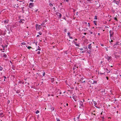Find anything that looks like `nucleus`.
Returning a JSON list of instances; mask_svg holds the SVG:
<instances>
[{
  "instance_id": "obj_1",
  "label": "nucleus",
  "mask_w": 121,
  "mask_h": 121,
  "mask_svg": "<svg viewBox=\"0 0 121 121\" xmlns=\"http://www.w3.org/2000/svg\"><path fill=\"white\" fill-rule=\"evenodd\" d=\"M105 58L106 59H107V60L109 62H110L112 60V58L111 56L109 57L108 56H105Z\"/></svg>"
},
{
  "instance_id": "obj_2",
  "label": "nucleus",
  "mask_w": 121,
  "mask_h": 121,
  "mask_svg": "<svg viewBox=\"0 0 121 121\" xmlns=\"http://www.w3.org/2000/svg\"><path fill=\"white\" fill-rule=\"evenodd\" d=\"M78 102H79L80 104L79 108H83V102H82V101H81V100H79L78 101Z\"/></svg>"
},
{
  "instance_id": "obj_3",
  "label": "nucleus",
  "mask_w": 121,
  "mask_h": 121,
  "mask_svg": "<svg viewBox=\"0 0 121 121\" xmlns=\"http://www.w3.org/2000/svg\"><path fill=\"white\" fill-rule=\"evenodd\" d=\"M56 14L59 17H58L59 18H61L62 15L59 12H57L56 13Z\"/></svg>"
},
{
  "instance_id": "obj_4",
  "label": "nucleus",
  "mask_w": 121,
  "mask_h": 121,
  "mask_svg": "<svg viewBox=\"0 0 121 121\" xmlns=\"http://www.w3.org/2000/svg\"><path fill=\"white\" fill-rule=\"evenodd\" d=\"M1 56L2 57H4L5 58H7V55L4 53L1 54Z\"/></svg>"
},
{
  "instance_id": "obj_5",
  "label": "nucleus",
  "mask_w": 121,
  "mask_h": 121,
  "mask_svg": "<svg viewBox=\"0 0 121 121\" xmlns=\"http://www.w3.org/2000/svg\"><path fill=\"white\" fill-rule=\"evenodd\" d=\"M35 26L36 27V29L37 30V29H41V27L40 26V25L39 26L38 25V24H36Z\"/></svg>"
},
{
  "instance_id": "obj_6",
  "label": "nucleus",
  "mask_w": 121,
  "mask_h": 121,
  "mask_svg": "<svg viewBox=\"0 0 121 121\" xmlns=\"http://www.w3.org/2000/svg\"><path fill=\"white\" fill-rule=\"evenodd\" d=\"M113 2L114 3H116L118 5L119 4V2L118 0H114Z\"/></svg>"
},
{
  "instance_id": "obj_7",
  "label": "nucleus",
  "mask_w": 121,
  "mask_h": 121,
  "mask_svg": "<svg viewBox=\"0 0 121 121\" xmlns=\"http://www.w3.org/2000/svg\"><path fill=\"white\" fill-rule=\"evenodd\" d=\"M72 98H73L74 100L75 101H77V97L75 95H74L73 96Z\"/></svg>"
},
{
  "instance_id": "obj_8",
  "label": "nucleus",
  "mask_w": 121,
  "mask_h": 121,
  "mask_svg": "<svg viewBox=\"0 0 121 121\" xmlns=\"http://www.w3.org/2000/svg\"><path fill=\"white\" fill-rule=\"evenodd\" d=\"M34 4L32 3H30L29 4V8H31V7L34 6Z\"/></svg>"
},
{
  "instance_id": "obj_9",
  "label": "nucleus",
  "mask_w": 121,
  "mask_h": 121,
  "mask_svg": "<svg viewBox=\"0 0 121 121\" xmlns=\"http://www.w3.org/2000/svg\"><path fill=\"white\" fill-rule=\"evenodd\" d=\"M110 36V37H111L112 35L114 34V32L112 30H110L109 31Z\"/></svg>"
},
{
  "instance_id": "obj_10",
  "label": "nucleus",
  "mask_w": 121,
  "mask_h": 121,
  "mask_svg": "<svg viewBox=\"0 0 121 121\" xmlns=\"http://www.w3.org/2000/svg\"><path fill=\"white\" fill-rule=\"evenodd\" d=\"M4 115L3 112H2L1 111L0 112V117H3Z\"/></svg>"
},
{
  "instance_id": "obj_11",
  "label": "nucleus",
  "mask_w": 121,
  "mask_h": 121,
  "mask_svg": "<svg viewBox=\"0 0 121 121\" xmlns=\"http://www.w3.org/2000/svg\"><path fill=\"white\" fill-rule=\"evenodd\" d=\"M9 21L8 19H6L4 21H3L4 22V23H5V24H7L8 23V22H9Z\"/></svg>"
},
{
  "instance_id": "obj_12",
  "label": "nucleus",
  "mask_w": 121,
  "mask_h": 121,
  "mask_svg": "<svg viewBox=\"0 0 121 121\" xmlns=\"http://www.w3.org/2000/svg\"><path fill=\"white\" fill-rule=\"evenodd\" d=\"M24 22H25V20L24 19H20V21H19V22L20 23H24Z\"/></svg>"
},
{
  "instance_id": "obj_13",
  "label": "nucleus",
  "mask_w": 121,
  "mask_h": 121,
  "mask_svg": "<svg viewBox=\"0 0 121 121\" xmlns=\"http://www.w3.org/2000/svg\"><path fill=\"white\" fill-rule=\"evenodd\" d=\"M93 103H94V106L95 107H96L97 108H99L97 107L96 106V105H97V103H96V102L95 101H93Z\"/></svg>"
},
{
  "instance_id": "obj_14",
  "label": "nucleus",
  "mask_w": 121,
  "mask_h": 121,
  "mask_svg": "<svg viewBox=\"0 0 121 121\" xmlns=\"http://www.w3.org/2000/svg\"><path fill=\"white\" fill-rule=\"evenodd\" d=\"M91 44H89L88 45V48L89 49L91 50Z\"/></svg>"
},
{
  "instance_id": "obj_15",
  "label": "nucleus",
  "mask_w": 121,
  "mask_h": 121,
  "mask_svg": "<svg viewBox=\"0 0 121 121\" xmlns=\"http://www.w3.org/2000/svg\"><path fill=\"white\" fill-rule=\"evenodd\" d=\"M80 82L81 83H84L85 82V81L83 80L82 78L80 79Z\"/></svg>"
},
{
  "instance_id": "obj_16",
  "label": "nucleus",
  "mask_w": 121,
  "mask_h": 121,
  "mask_svg": "<svg viewBox=\"0 0 121 121\" xmlns=\"http://www.w3.org/2000/svg\"><path fill=\"white\" fill-rule=\"evenodd\" d=\"M118 43H120V42H119L117 41L116 43H115L113 45V47L114 48H115L116 47L115 46L117 45Z\"/></svg>"
},
{
  "instance_id": "obj_17",
  "label": "nucleus",
  "mask_w": 121,
  "mask_h": 121,
  "mask_svg": "<svg viewBox=\"0 0 121 121\" xmlns=\"http://www.w3.org/2000/svg\"><path fill=\"white\" fill-rule=\"evenodd\" d=\"M78 68V67H76V66H75V65H74V66L73 67V70H75V69H76V68Z\"/></svg>"
},
{
  "instance_id": "obj_18",
  "label": "nucleus",
  "mask_w": 121,
  "mask_h": 121,
  "mask_svg": "<svg viewBox=\"0 0 121 121\" xmlns=\"http://www.w3.org/2000/svg\"><path fill=\"white\" fill-rule=\"evenodd\" d=\"M38 48L35 50V51H36V52L38 50L40 51L41 50V48L39 46H38Z\"/></svg>"
},
{
  "instance_id": "obj_19",
  "label": "nucleus",
  "mask_w": 121,
  "mask_h": 121,
  "mask_svg": "<svg viewBox=\"0 0 121 121\" xmlns=\"http://www.w3.org/2000/svg\"><path fill=\"white\" fill-rule=\"evenodd\" d=\"M106 70H107V73H110V70H109L108 69H107V68H106Z\"/></svg>"
},
{
  "instance_id": "obj_20",
  "label": "nucleus",
  "mask_w": 121,
  "mask_h": 121,
  "mask_svg": "<svg viewBox=\"0 0 121 121\" xmlns=\"http://www.w3.org/2000/svg\"><path fill=\"white\" fill-rule=\"evenodd\" d=\"M91 51L90 50H89V51H87L86 52V53H88L89 54H90L91 53Z\"/></svg>"
},
{
  "instance_id": "obj_21",
  "label": "nucleus",
  "mask_w": 121,
  "mask_h": 121,
  "mask_svg": "<svg viewBox=\"0 0 121 121\" xmlns=\"http://www.w3.org/2000/svg\"><path fill=\"white\" fill-rule=\"evenodd\" d=\"M49 5L51 7H52L53 6V4H52L51 3H49Z\"/></svg>"
},
{
  "instance_id": "obj_22",
  "label": "nucleus",
  "mask_w": 121,
  "mask_h": 121,
  "mask_svg": "<svg viewBox=\"0 0 121 121\" xmlns=\"http://www.w3.org/2000/svg\"><path fill=\"white\" fill-rule=\"evenodd\" d=\"M26 46L27 47V48L28 49H30V48H31V47L30 46H29L27 47V46Z\"/></svg>"
},
{
  "instance_id": "obj_23",
  "label": "nucleus",
  "mask_w": 121,
  "mask_h": 121,
  "mask_svg": "<svg viewBox=\"0 0 121 121\" xmlns=\"http://www.w3.org/2000/svg\"><path fill=\"white\" fill-rule=\"evenodd\" d=\"M93 22H94V24L95 25H96V22H97L96 21H94Z\"/></svg>"
},
{
  "instance_id": "obj_24",
  "label": "nucleus",
  "mask_w": 121,
  "mask_h": 121,
  "mask_svg": "<svg viewBox=\"0 0 121 121\" xmlns=\"http://www.w3.org/2000/svg\"><path fill=\"white\" fill-rule=\"evenodd\" d=\"M20 92V91L19 90H18L16 91V93H19Z\"/></svg>"
},
{
  "instance_id": "obj_25",
  "label": "nucleus",
  "mask_w": 121,
  "mask_h": 121,
  "mask_svg": "<svg viewBox=\"0 0 121 121\" xmlns=\"http://www.w3.org/2000/svg\"><path fill=\"white\" fill-rule=\"evenodd\" d=\"M39 111L38 110H37L35 112V113L36 114H37L38 113H39Z\"/></svg>"
},
{
  "instance_id": "obj_26",
  "label": "nucleus",
  "mask_w": 121,
  "mask_h": 121,
  "mask_svg": "<svg viewBox=\"0 0 121 121\" xmlns=\"http://www.w3.org/2000/svg\"><path fill=\"white\" fill-rule=\"evenodd\" d=\"M45 23V22L44 21H43L42 23V24H41V25L42 26L43 25V24H44Z\"/></svg>"
},
{
  "instance_id": "obj_27",
  "label": "nucleus",
  "mask_w": 121,
  "mask_h": 121,
  "mask_svg": "<svg viewBox=\"0 0 121 121\" xmlns=\"http://www.w3.org/2000/svg\"><path fill=\"white\" fill-rule=\"evenodd\" d=\"M21 44L23 45H26V43L25 42H24L22 43Z\"/></svg>"
},
{
  "instance_id": "obj_28",
  "label": "nucleus",
  "mask_w": 121,
  "mask_h": 121,
  "mask_svg": "<svg viewBox=\"0 0 121 121\" xmlns=\"http://www.w3.org/2000/svg\"><path fill=\"white\" fill-rule=\"evenodd\" d=\"M3 69V68L2 67H1V66L0 65V71L2 70Z\"/></svg>"
},
{
  "instance_id": "obj_29",
  "label": "nucleus",
  "mask_w": 121,
  "mask_h": 121,
  "mask_svg": "<svg viewBox=\"0 0 121 121\" xmlns=\"http://www.w3.org/2000/svg\"><path fill=\"white\" fill-rule=\"evenodd\" d=\"M67 30V29L65 28L64 29V31L65 32H66Z\"/></svg>"
},
{
  "instance_id": "obj_30",
  "label": "nucleus",
  "mask_w": 121,
  "mask_h": 121,
  "mask_svg": "<svg viewBox=\"0 0 121 121\" xmlns=\"http://www.w3.org/2000/svg\"><path fill=\"white\" fill-rule=\"evenodd\" d=\"M15 6H16V7L17 8H18L19 6H18V4H15Z\"/></svg>"
},
{
  "instance_id": "obj_31",
  "label": "nucleus",
  "mask_w": 121,
  "mask_h": 121,
  "mask_svg": "<svg viewBox=\"0 0 121 121\" xmlns=\"http://www.w3.org/2000/svg\"><path fill=\"white\" fill-rule=\"evenodd\" d=\"M100 73V74L101 75H102L103 74H104L105 73L104 72V73Z\"/></svg>"
},
{
  "instance_id": "obj_32",
  "label": "nucleus",
  "mask_w": 121,
  "mask_h": 121,
  "mask_svg": "<svg viewBox=\"0 0 121 121\" xmlns=\"http://www.w3.org/2000/svg\"><path fill=\"white\" fill-rule=\"evenodd\" d=\"M67 34H68V35L69 36H69H70V32H68Z\"/></svg>"
},
{
  "instance_id": "obj_33",
  "label": "nucleus",
  "mask_w": 121,
  "mask_h": 121,
  "mask_svg": "<svg viewBox=\"0 0 121 121\" xmlns=\"http://www.w3.org/2000/svg\"><path fill=\"white\" fill-rule=\"evenodd\" d=\"M38 33L40 35L42 34V33L41 32H39Z\"/></svg>"
},
{
  "instance_id": "obj_34",
  "label": "nucleus",
  "mask_w": 121,
  "mask_h": 121,
  "mask_svg": "<svg viewBox=\"0 0 121 121\" xmlns=\"http://www.w3.org/2000/svg\"><path fill=\"white\" fill-rule=\"evenodd\" d=\"M94 19H97V16H95V17L94 18Z\"/></svg>"
},
{
  "instance_id": "obj_35",
  "label": "nucleus",
  "mask_w": 121,
  "mask_h": 121,
  "mask_svg": "<svg viewBox=\"0 0 121 121\" xmlns=\"http://www.w3.org/2000/svg\"><path fill=\"white\" fill-rule=\"evenodd\" d=\"M114 19L116 21H118L117 19V18L116 17H115L114 18Z\"/></svg>"
},
{
  "instance_id": "obj_36",
  "label": "nucleus",
  "mask_w": 121,
  "mask_h": 121,
  "mask_svg": "<svg viewBox=\"0 0 121 121\" xmlns=\"http://www.w3.org/2000/svg\"><path fill=\"white\" fill-rule=\"evenodd\" d=\"M40 53V52L39 51H38L37 52V54H39Z\"/></svg>"
},
{
  "instance_id": "obj_37",
  "label": "nucleus",
  "mask_w": 121,
  "mask_h": 121,
  "mask_svg": "<svg viewBox=\"0 0 121 121\" xmlns=\"http://www.w3.org/2000/svg\"><path fill=\"white\" fill-rule=\"evenodd\" d=\"M75 45L77 46H78V47L80 46L78 44H76Z\"/></svg>"
},
{
  "instance_id": "obj_38",
  "label": "nucleus",
  "mask_w": 121,
  "mask_h": 121,
  "mask_svg": "<svg viewBox=\"0 0 121 121\" xmlns=\"http://www.w3.org/2000/svg\"><path fill=\"white\" fill-rule=\"evenodd\" d=\"M56 91H60V90L59 89H56Z\"/></svg>"
},
{
  "instance_id": "obj_39",
  "label": "nucleus",
  "mask_w": 121,
  "mask_h": 121,
  "mask_svg": "<svg viewBox=\"0 0 121 121\" xmlns=\"http://www.w3.org/2000/svg\"><path fill=\"white\" fill-rule=\"evenodd\" d=\"M117 45H121V43H118Z\"/></svg>"
},
{
  "instance_id": "obj_40",
  "label": "nucleus",
  "mask_w": 121,
  "mask_h": 121,
  "mask_svg": "<svg viewBox=\"0 0 121 121\" xmlns=\"http://www.w3.org/2000/svg\"><path fill=\"white\" fill-rule=\"evenodd\" d=\"M87 25L89 27L90 26V24L89 23H88Z\"/></svg>"
},
{
  "instance_id": "obj_41",
  "label": "nucleus",
  "mask_w": 121,
  "mask_h": 121,
  "mask_svg": "<svg viewBox=\"0 0 121 121\" xmlns=\"http://www.w3.org/2000/svg\"><path fill=\"white\" fill-rule=\"evenodd\" d=\"M45 73L44 72L43 73V76H44L45 75Z\"/></svg>"
},
{
  "instance_id": "obj_42",
  "label": "nucleus",
  "mask_w": 121,
  "mask_h": 121,
  "mask_svg": "<svg viewBox=\"0 0 121 121\" xmlns=\"http://www.w3.org/2000/svg\"><path fill=\"white\" fill-rule=\"evenodd\" d=\"M79 49L81 51L82 50H83V49L82 48H80Z\"/></svg>"
},
{
  "instance_id": "obj_43",
  "label": "nucleus",
  "mask_w": 121,
  "mask_h": 121,
  "mask_svg": "<svg viewBox=\"0 0 121 121\" xmlns=\"http://www.w3.org/2000/svg\"><path fill=\"white\" fill-rule=\"evenodd\" d=\"M85 50H86V51H87V47H86V48H85Z\"/></svg>"
},
{
  "instance_id": "obj_44",
  "label": "nucleus",
  "mask_w": 121,
  "mask_h": 121,
  "mask_svg": "<svg viewBox=\"0 0 121 121\" xmlns=\"http://www.w3.org/2000/svg\"><path fill=\"white\" fill-rule=\"evenodd\" d=\"M31 87L32 88H33L34 89H35V86H32V87Z\"/></svg>"
},
{
  "instance_id": "obj_45",
  "label": "nucleus",
  "mask_w": 121,
  "mask_h": 121,
  "mask_svg": "<svg viewBox=\"0 0 121 121\" xmlns=\"http://www.w3.org/2000/svg\"><path fill=\"white\" fill-rule=\"evenodd\" d=\"M52 111H54V108L53 107H52Z\"/></svg>"
},
{
  "instance_id": "obj_46",
  "label": "nucleus",
  "mask_w": 121,
  "mask_h": 121,
  "mask_svg": "<svg viewBox=\"0 0 121 121\" xmlns=\"http://www.w3.org/2000/svg\"><path fill=\"white\" fill-rule=\"evenodd\" d=\"M69 37L70 39H73V37H71L70 36H69Z\"/></svg>"
},
{
  "instance_id": "obj_47",
  "label": "nucleus",
  "mask_w": 121,
  "mask_h": 121,
  "mask_svg": "<svg viewBox=\"0 0 121 121\" xmlns=\"http://www.w3.org/2000/svg\"><path fill=\"white\" fill-rule=\"evenodd\" d=\"M80 114L79 115V116H78V117H77V118L78 119H79V117H80Z\"/></svg>"
},
{
  "instance_id": "obj_48",
  "label": "nucleus",
  "mask_w": 121,
  "mask_h": 121,
  "mask_svg": "<svg viewBox=\"0 0 121 121\" xmlns=\"http://www.w3.org/2000/svg\"><path fill=\"white\" fill-rule=\"evenodd\" d=\"M85 52V51H83L82 52L83 53H84Z\"/></svg>"
},
{
  "instance_id": "obj_49",
  "label": "nucleus",
  "mask_w": 121,
  "mask_h": 121,
  "mask_svg": "<svg viewBox=\"0 0 121 121\" xmlns=\"http://www.w3.org/2000/svg\"><path fill=\"white\" fill-rule=\"evenodd\" d=\"M53 9H54V11H55V10L56 9V8H55V7H53Z\"/></svg>"
},
{
  "instance_id": "obj_50",
  "label": "nucleus",
  "mask_w": 121,
  "mask_h": 121,
  "mask_svg": "<svg viewBox=\"0 0 121 121\" xmlns=\"http://www.w3.org/2000/svg\"><path fill=\"white\" fill-rule=\"evenodd\" d=\"M101 46H103V47L104 46V44H101Z\"/></svg>"
},
{
  "instance_id": "obj_51",
  "label": "nucleus",
  "mask_w": 121,
  "mask_h": 121,
  "mask_svg": "<svg viewBox=\"0 0 121 121\" xmlns=\"http://www.w3.org/2000/svg\"><path fill=\"white\" fill-rule=\"evenodd\" d=\"M102 118L103 119H104V117H102Z\"/></svg>"
},
{
  "instance_id": "obj_52",
  "label": "nucleus",
  "mask_w": 121,
  "mask_h": 121,
  "mask_svg": "<svg viewBox=\"0 0 121 121\" xmlns=\"http://www.w3.org/2000/svg\"><path fill=\"white\" fill-rule=\"evenodd\" d=\"M113 101L115 102L116 101H117V99H115V100H114Z\"/></svg>"
},
{
  "instance_id": "obj_53",
  "label": "nucleus",
  "mask_w": 121,
  "mask_h": 121,
  "mask_svg": "<svg viewBox=\"0 0 121 121\" xmlns=\"http://www.w3.org/2000/svg\"><path fill=\"white\" fill-rule=\"evenodd\" d=\"M106 78H107V80H108V79H109L108 77H106Z\"/></svg>"
},
{
  "instance_id": "obj_54",
  "label": "nucleus",
  "mask_w": 121,
  "mask_h": 121,
  "mask_svg": "<svg viewBox=\"0 0 121 121\" xmlns=\"http://www.w3.org/2000/svg\"><path fill=\"white\" fill-rule=\"evenodd\" d=\"M30 1L33 2V0H30Z\"/></svg>"
},
{
  "instance_id": "obj_55",
  "label": "nucleus",
  "mask_w": 121,
  "mask_h": 121,
  "mask_svg": "<svg viewBox=\"0 0 121 121\" xmlns=\"http://www.w3.org/2000/svg\"><path fill=\"white\" fill-rule=\"evenodd\" d=\"M65 1H66L67 2H68L69 1L68 0H64Z\"/></svg>"
},
{
  "instance_id": "obj_56",
  "label": "nucleus",
  "mask_w": 121,
  "mask_h": 121,
  "mask_svg": "<svg viewBox=\"0 0 121 121\" xmlns=\"http://www.w3.org/2000/svg\"><path fill=\"white\" fill-rule=\"evenodd\" d=\"M74 44H75V45H76V44H77V43L76 42H74Z\"/></svg>"
},
{
  "instance_id": "obj_57",
  "label": "nucleus",
  "mask_w": 121,
  "mask_h": 121,
  "mask_svg": "<svg viewBox=\"0 0 121 121\" xmlns=\"http://www.w3.org/2000/svg\"><path fill=\"white\" fill-rule=\"evenodd\" d=\"M98 35H100V34L99 33H98Z\"/></svg>"
},
{
  "instance_id": "obj_58",
  "label": "nucleus",
  "mask_w": 121,
  "mask_h": 121,
  "mask_svg": "<svg viewBox=\"0 0 121 121\" xmlns=\"http://www.w3.org/2000/svg\"><path fill=\"white\" fill-rule=\"evenodd\" d=\"M39 35H37V37H39Z\"/></svg>"
},
{
  "instance_id": "obj_59",
  "label": "nucleus",
  "mask_w": 121,
  "mask_h": 121,
  "mask_svg": "<svg viewBox=\"0 0 121 121\" xmlns=\"http://www.w3.org/2000/svg\"><path fill=\"white\" fill-rule=\"evenodd\" d=\"M61 91H60V93H59L60 94H61Z\"/></svg>"
},
{
  "instance_id": "obj_60",
  "label": "nucleus",
  "mask_w": 121,
  "mask_h": 121,
  "mask_svg": "<svg viewBox=\"0 0 121 121\" xmlns=\"http://www.w3.org/2000/svg\"><path fill=\"white\" fill-rule=\"evenodd\" d=\"M75 41H77V39H75Z\"/></svg>"
},
{
  "instance_id": "obj_61",
  "label": "nucleus",
  "mask_w": 121,
  "mask_h": 121,
  "mask_svg": "<svg viewBox=\"0 0 121 121\" xmlns=\"http://www.w3.org/2000/svg\"><path fill=\"white\" fill-rule=\"evenodd\" d=\"M38 9H37L35 11V12H37L38 11Z\"/></svg>"
},
{
  "instance_id": "obj_62",
  "label": "nucleus",
  "mask_w": 121,
  "mask_h": 121,
  "mask_svg": "<svg viewBox=\"0 0 121 121\" xmlns=\"http://www.w3.org/2000/svg\"><path fill=\"white\" fill-rule=\"evenodd\" d=\"M87 0L88 1H90V2H91V0Z\"/></svg>"
},
{
  "instance_id": "obj_63",
  "label": "nucleus",
  "mask_w": 121,
  "mask_h": 121,
  "mask_svg": "<svg viewBox=\"0 0 121 121\" xmlns=\"http://www.w3.org/2000/svg\"><path fill=\"white\" fill-rule=\"evenodd\" d=\"M90 33L91 34H93V32H90Z\"/></svg>"
},
{
  "instance_id": "obj_64",
  "label": "nucleus",
  "mask_w": 121,
  "mask_h": 121,
  "mask_svg": "<svg viewBox=\"0 0 121 121\" xmlns=\"http://www.w3.org/2000/svg\"><path fill=\"white\" fill-rule=\"evenodd\" d=\"M44 21L45 22H47V20H45Z\"/></svg>"
}]
</instances>
